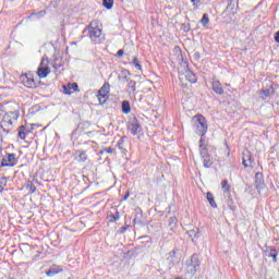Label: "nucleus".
I'll list each match as a JSON object with an SVG mask.
<instances>
[{"mask_svg":"<svg viewBox=\"0 0 279 279\" xmlns=\"http://www.w3.org/2000/svg\"><path fill=\"white\" fill-rule=\"evenodd\" d=\"M21 117V107L16 102H0V123L4 125H14L13 121H19Z\"/></svg>","mask_w":279,"mask_h":279,"instance_id":"nucleus-1","label":"nucleus"},{"mask_svg":"<svg viewBox=\"0 0 279 279\" xmlns=\"http://www.w3.org/2000/svg\"><path fill=\"white\" fill-rule=\"evenodd\" d=\"M199 267H202V259L199 258V255L193 254L190 259H186L185 267H184V274L185 277L189 279H193L197 271H199Z\"/></svg>","mask_w":279,"mask_h":279,"instance_id":"nucleus-2","label":"nucleus"},{"mask_svg":"<svg viewBox=\"0 0 279 279\" xmlns=\"http://www.w3.org/2000/svg\"><path fill=\"white\" fill-rule=\"evenodd\" d=\"M192 121L194 122L195 132L198 136H206V132H208L206 118L202 114H197L192 119Z\"/></svg>","mask_w":279,"mask_h":279,"instance_id":"nucleus-3","label":"nucleus"},{"mask_svg":"<svg viewBox=\"0 0 279 279\" xmlns=\"http://www.w3.org/2000/svg\"><path fill=\"white\" fill-rule=\"evenodd\" d=\"M86 32H88V36L90 40H93L94 45H101V28L93 27V25L89 24L83 31V34H86Z\"/></svg>","mask_w":279,"mask_h":279,"instance_id":"nucleus-4","label":"nucleus"},{"mask_svg":"<svg viewBox=\"0 0 279 279\" xmlns=\"http://www.w3.org/2000/svg\"><path fill=\"white\" fill-rule=\"evenodd\" d=\"M199 149H201L199 156L203 160V165L205 169H210V167L215 165V161L213 160V156H210V153H208V148L204 144L199 145Z\"/></svg>","mask_w":279,"mask_h":279,"instance_id":"nucleus-5","label":"nucleus"},{"mask_svg":"<svg viewBox=\"0 0 279 279\" xmlns=\"http://www.w3.org/2000/svg\"><path fill=\"white\" fill-rule=\"evenodd\" d=\"M129 130L133 136H136V134H141V132H143V126H141V122H138L136 117L131 120Z\"/></svg>","mask_w":279,"mask_h":279,"instance_id":"nucleus-6","label":"nucleus"},{"mask_svg":"<svg viewBox=\"0 0 279 279\" xmlns=\"http://www.w3.org/2000/svg\"><path fill=\"white\" fill-rule=\"evenodd\" d=\"M1 167H16V154H7L2 158Z\"/></svg>","mask_w":279,"mask_h":279,"instance_id":"nucleus-7","label":"nucleus"},{"mask_svg":"<svg viewBox=\"0 0 279 279\" xmlns=\"http://www.w3.org/2000/svg\"><path fill=\"white\" fill-rule=\"evenodd\" d=\"M22 80V84H24V86L26 88H37L38 85L36 84V81L34 80V76H32V74L27 75V74H23L21 76Z\"/></svg>","mask_w":279,"mask_h":279,"instance_id":"nucleus-8","label":"nucleus"},{"mask_svg":"<svg viewBox=\"0 0 279 279\" xmlns=\"http://www.w3.org/2000/svg\"><path fill=\"white\" fill-rule=\"evenodd\" d=\"M255 189L260 195L262 191L265 189V178L262 172L255 174Z\"/></svg>","mask_w":279,"mask_h":279,"instance_id":"nucleus-9","label":"nucleus"},{"mask_svg":"<svg viewBox=\"0 0 279 279\" xmlns=\"http://www.w3.org/2000/svg\"><path fill=\"white\" fill-rule=\"evenodd\" d=\"M183 66L185 71V78L187 80V82H190V84L197 83V76L195 75V73H193V71H191V69H189V62L185 61L183 63Z\"/></svg>","mask_w":279,"mask_h":279,"instance_id":"nucleus-10","label":"nucleus"},{"mask_svg":"<svg viewBox=\"0 0 279 279\" xmlns=\"http://www.w3.org/2000/svg\"><path fill=\"white\" fill-rule=\"evenodd\" d=\"M77 90H80L77 83H69L68 85H63L64 95H73V93H77Z\"/></svg>","mask_w":279,"mask_h":279,"instance_id":"nucleus-11","label":"nucleus"},{"mask_svg":"<svg viewBox=\"0 0 279 279\" xmlns=\"http://www.w3.org/2000/svg\"><path fill=\"white\" fill-rule=\"evenodd\" d=\"M43 64H45V60H41L40 65L37 69V75L41 80L47 77V75H49V73H51V70L49 69V66H43Z\"/></svg>","mask_w":279,"mask_h":279,"instance_id":"nucleus-12","label":"nucleus"},{"mask_svg":"<svg viewBox=\"0 0 279 279\" xmlns=\"http://www.w3.org/2000/svg\"><path fill=\"white\" fill-rule=\"evenodd\" d=\"M236 8H239V0H228L226 12H231V14H236Z\"/></svg>","mask_w":279,"mask_h":279,"instance_id":"nucleus-13","label":"nucleus"},{"mask_svg":"<svg viewBox=\"0 0 279 279\" xmlns=\"http://www.w3.org/2000/svg\"><path fill=\"white\" fill-rule=\"evenodd\" d=\"M211 88L216 95H223V87H221V82L217 78H213Z\"/></svg>","mask_w":279,"mask_h":279,"instance_id":"nucleus-14","label":"nucleus"},{"mask_svg":"<svg viewBox=\"0 0 279 279\" xmlns=\"http://www.w3.org/2000/svg\"><path fill=\"white\" fill-rule=\"evenodd\" d=\"M265 253L268 258H272L274 263H278V250H276V247L270 246L265 251Z\"/></svg>","mask_w":279,"mask_h":279,"instance_id":"nucleus-15","label":"nucleus"},{"mask_svg":"<svg viewBox=\"0 0 279 279\" xmlns=\"http://www.w3.org/2000/svg\"><path fill=\"white\" fill-rule=\"evenodd\" d=\"M178 250H172L167 257V260L169 262L170 267H174L175 263H178Z\"/></svg>","mask_w":279,"mask_h":279,"instance_id":"nucleus-16","label":"nucleus"},{"mask_svg":"<svg viewBox=\"0 0 279 279\" xmlns=\"http://www.w3.org/2000/svg\"><path fill=\"white\" fill-rule=\"evenodd\" d=\"M186 234L190 236L192 243H196L197 239H199V229L189 230Z\"/></svg>","mask_w":279,"mask_h":279,"instance_id":"nucleus-17","label":"nucleus"},{"mask_svg":"<svg viewBox=\"0 0 279 279\" xmlns=\"http://www.w3.org/2000/svg\"><path fill=\"white\" fill-rule=\"evenodd\" d=\"M168 228L171 232H175V229L178 228V218L175 216L169 218Z\"/></svg>","mask_w":279,"mask_h":279,"instance_id":"nucleus-18","label":"nucleus"},{"mask_svg":"<svg viewBox=\"0 0 279 279\" xmlns=\"http://www.w3.org/2000/svg\"><path fill=\"white\" fill-rule=\"evenodd\" d=\"M61 271H62V268L60 266H54V267H51L48 271H46V276L51 278L58 274H61Z\"/></svg>","mask_w":279,"mask_h":279,"instance_id":"nucleus-19","label":"nucleus"},{"mask_svg":"<svg viewBox=\"0 0 279 279\" xmlns=\"http://www.w3.org/2000/svg\"><path fill=\"white\" fill-rule=\"evenodd\" d=\"M122 112L123 114H130L132 112V106L130 105V101H122Z\"/></svg>","mask_w":279,"mask_h":279,"instance_id":"nucleus-20","label":"nucleus"},{"mask_svg":"<svg viewBox=\"0 0 279 279\" xmlns=\"http://www.w3.org/2000/svg\"><path fill=\"white\" fill-rule=\"evenodd\" d=\"M76 154L78 155V162H86L88 160V156L86 155V150H77Z\"/></svg>","mask_w":279,"mask_h":279,"instance_id":"nucleus-21","label":"nucleus"},{"mask_svg":"<svg viewBox=\"0 0 279 279\" xmlns=\"http://www.w3.org/2000/svg\"><path fill=\"white\" fill-rule=\"evenodd\" d=\"M100 106H104L106 104V101H108V95L106 94H101L99 92H97V95H96Z\"/></svg>","mask_w":279,"mask_h":279,"instance_id":"nucleus-22","label":"nucleus"},{"mask_svg":"<svg viewBox=\"0 0 279 279\" xmlns=\"http://www.w3.org/2000/svg\"><path fill=\"white\" fill-rule=\"evenodd\" d=\"M98 93L102 94V95H109L110 94V83H105L100 89L98 90Z\"/></svg>","mask_w":279,"mask_h":279,"instance_id":"nucleus-23","label":"nucleus"},{"mask_svg":"<svg viewBox=\"0 0 279 279\" xmlns=\"http://www.w3.org/2000/svg\"><path fill=\"white\" fill-rule=\"evenodd\" d=\"M207 202H209V205L211 208H217V203L215 202V195H213L211 192H207Z\"/></svg>","mask_w":279,"mask_h":279,"instance_id":"nucleus-24","label":"nucleus"},{"mask_svg":"<svg viewBox=\"0 0 279 279\" xmlns=\"http://www.w3.org/2000/svg\"><path fill=\"white\" fill-rule=\"evenodd\" d=\"M17 132H19L17 133L19 138H21V141H25L27 136V134H25V125L19 126Z\"/></svg>","mask_w":279,"mask_h":279,"instance_id":"nucleus-25","label":"nucleus"},{"mask_svg":"<svg viewBox=\"0 0 279 279\" xmlns=\"http://www.w3.org/2000/svg\"><path fill=\"white\" fill-rule=\"evenodd\" d=\"M107 219L112 223L114 221H119V219H121V215L119 211H116V214L108 215Z\"/></svg>","mask_w":279,"mask_h":279,"instance_id":"nucleus-26","label":"nucleus"},{"mask_svg":"<svg viewBox=\"0 0 279 279\" xmlns=\"http://www.w3.org/2000/svg\"><path fill=\"white\" fill-rule=\"evenodd\" d=\"M271 93L274 94V89H269V88L262 89L259 92L260 95H264V96H262V99H267V97L271 96Z\"/></svg>","mask_w":279,"mask_h":279,"instance_id":"nucleus-27","label":"nucleus"},{"mask_svg":"<svg viewBox=\"0 0 279 279\" xmlns=\"http://www.w3.org/2000/svg\"><path fill=\"white\" fill-rule=\"evenodd\" d=\"M102 5L106 10H112V5H114V0H102Z\"/></svg>","mask_w":279,"mask_h":279,"instance_id":"nucleus-28","label":"nucleus"},{"mask_svg":"<svg viewBox=\"0 0 279 279\" xmlns=\"http://www.w3.org/2000/svg\"><path fill=\"white\" fill-rule=\"evenodd\" d=\"M121 74H122V77H123L124 82H130L131 81L130 75H132V73L130 72V70L124 69V70L121 71Z\"/></svg>","mask_w":279,"mask_h":279,"instance_id":"nucleus-29","label":"nucleus"},{"mask_svg":"<svg viewBox=\"0 0 279 279\" xmlns=\"http://www.w3.org/2000/svg\"><path fill=\"white\" fill-rule=\"evenodd\" d=\"M208 23H210V19L208 17V13H204L203 17L201 20V24L203 25V27H206V25H208Z\"/></svg>","mask_w":279,"mask_h":279,"instance_id":"nucleus-30","label":"nucleus"},{"mask_svg":"<svg viewBox=\"0 0 279 279\" xmlns=\"http://www.w3.org/2000/svg\"><path fill=\"white\" fill-rule=\"evenodd\" d=\"M132 64L135 66V69H137V71H143V66L141 65V62H138V58L134 57Z\"/></svg>","mask_w":279,"mask_h":279,"instance_id":"nucleus-31","label":"nucleus"},{"mask_svg":"<svg viewBox=\"0 0 279 279\" xmlns=\"http://www.w3.org/2000/svg\"><path fill=\"white\" fill-rule=\"evenodd\" d=\"M221 186H222V191H223L225 193H229V191H230V184H228V180L221 181Z\"/></svg>","mask_w":279,"mask_h":279,"instance_id":"nucleus-32","label":"nucleus"},{"mask_svg":"<svg viewBox=\"0 0 279 279\" xmlns=\"http://www.w3.org/2000/svg\"><path fill=\"white\" fill-rule=\"evenodd\" d=\"M228 208H230L232 210V213H234V210H236V205H234V202L232 201V198H230L227 203Z\"/></svg>","mask_w":279,"mask_h":279,"instance_id":"nucleus-33","label":"nucleus"},{"mask_svg":"<svg viewBox=\"0 0 279 279\" xmlns=\"http://www.w3.org/2000/svg\"><path fill=\"white\" fill-rule=\"evenodd\" d=\"M129 88H131L132 93H136V81H129Z\"/></svg>","mask_w":279,"mask_h":279,"instance_id":"nucleus-34","label":"nucleus"},{"mask_svg":"<svg viewBox=\"0 0 279 279\" xmlns=\"http://www.w3.org/2000/svg\"><path fill=\"white\" fill-rule=\"evenodd\" d=\"M243 157L246 159V162H248V165H252L254 162V160L252 159V153L247 151V154H244Z\"/></svg>","mask_w":279,"mask_h":279,"instance_id":"nucleus-35","label":"nucleus"},{"mask_svg":"<svg viewBox=\"0 0 279 279\" xmlns=\"http://www.w3.org/2000/svg\"><path fill=\"white\" fill-rule=\"evenodd\" d=\"M8 180L5 178H0V193H3V186H7Z\"/></svg>","mask_w":279,"mask_h":279,"instance_id":"nucleus-36","label":"nucleus"},{"mask_svg":"<svg viewBox=\"0 0 279 279\" xmlns=\"http://www.w3.org/2000/svg\"><path fill=\"white\" fill-rule=\"evenodd\" d=\"M123 141H124V137H121L117 144V147H118V149L122 150V154H125V149H123Z\"/></svg>","mask_w":279,"mask_h":279,"instance_id":"nucleus-37","label":"nucleus"},{"mask_svg":"<svg viewBox=\"0 0 279 279\" xmlns=\"http://www.w3.org/2000/svg\"><path fill=\"white\" fill-rule=\"evenodd\" d=\"M106 153L107 154H114V148L109 147V148H105V149L99 151L100 155L106 154Z\"/></svg>","mask_w":279,"mask_h":279,"instance_id":"nucleus-38","label":"nucleus"},{"mask_svg":"<svg viewBox=\"0 0 279 279\" xmlns=\"http://www.w3.org/2000/svg\"><path fill=\"white\" fill-rule=\"evenodd\" d=\"M27 189H29V193H36V187L32 181L27 183Z\"/></svg>","mask_w":279,"mask_h":279,"instance_id":"nucleus-39","label":"nucleus"},{"mask_svg":"<svg viewBox=\"0 0 279 279\" xmlns=\"http://www.w3.org/2000/svg\"><path fill=\"white\" fill-rule=\"evenodd\" d=\"M193 3V7L197 10L202 5V0H190Z\"/></svg>","mask_w":279,"mask_h":279,"instance_id":"nucleus-40","label":"nucleus"},{"mask_svg":"<svg viewBox=\"0 0 279 279\" xmlns=\"http://www.w3.org/2000/svg\"><path fill=\"white\" fill-rule=\"evenodd\" d=\"M181 29L184 31L185 33L191 32V24H182Z\"/></svg>","mask_w":279,"mask_h":279,"instance_id":"nucleus-41","label":"nucleus"},{"mask_svg":"<svg viewBox=\"0 0 279 279\" xmlns=\"http://www.w3.org/2000/svg\"><path fill=\"white\" fill-rule=\"evenodd\" d=\"M242 163H243L245 169H247V167H252V163H248L247 159L245 157L242 158Z\"/></svg>","mask_w":279,"mask_h":279,"instance_id":"nucleus-42","label":"nucleus"},{"mask_svg":"<svg viewBox=\"0 0 279 279\" xmlns=\"http://www.w3.org/2000/svg\"><path fill=\"white\" fill-rule=\"evenodd\" d=\"M123 53H125L123 49L118 50L117 58H123Z\"/></svg>","mask_w":279,"mask_h":279,"instance_id":"nucleus-43","label":"nucleus"},{"mask_svg":"<svg viewBox=\"0 0 279 279\" xmlns=\"http://www.w3.org/2000/svg\"><path fill=\"white\" fill-rule=\"evenodd\" d=\"M202 58V54L199 52H194V60H199Z\"/></svg>","mask_w":279,"mask_h":279,"instance_id":"nucleus-44","label":"nucleus"},{"mask_svg":"<svg viewBox=\"0 0 279 279\" xmlns=\"http://www.w3.org/2000/svg\"><path fill=\"white\" fill-rule=\"evenodd\" d=\"M126 230H128V227H121L119 232H120V234H123V233H125Z\"/></svg>","mask_w":279,"mask_h":279,"instance_id":"nucleus-45","label":"nucleus"},{"mask_svg":"<svg viewBox=\"0 0 279 279\" xmlns=\"http://www.w3.org/2000/svg\"><path fill=\"white\" fill-rule=\"evenodd\" d=\"M275 41L279 44V31L275 34Z\"/></svg>","mask_w":279,"mask_h":279,"instance_id":"nucleus-46","label":"nucleus"},{"mask_svg":"<svg viewBox=\"0 0 279 279\" xmlns=\"http://www.w3.org/2000/svg\"><path fill=\"white\" fill-rule=\"evenodd\" d=\"M0 130H2L3 132H5V134H10V130H7L5 128H3V125H0Z\"/></svg>","mask_w":279,"mask_h":279,"instance_id":"nucleus-47","label":"nucleus"},{"mask_svg":"<svg viewBox=\"0 0 279 279\" xmlns=\"http://www.w3.org/2000/svg\"><path fill=\"white\" fill-rule=\"evenodd\" d=\"M128 197H130V191H126L125 195L123 196V201L125 202V199H128Z\"/></svg>","mask_w":279,"mask_h":279,"instance_id":"nucleus-48","label":"nucleus"},{"mask_svg":"<svg viewBox=\"0 0 279 279\" xmlns=\"http://www.w3.org/2000/svg\"><path fill=\"white\" fill-rule=\"evenodd\" d=\"M199 145H204V136H201Z\"/></svg>","mask_w":279,"mask_h":279,"instance_id":"nucleus-49","label":"nucleus"},{"mask_svg":"<svg viewBox=\"0 0 279 279\" xmlns=\"http://www.w3.org/2000/svg\"><path fill=\"white\" fill-rule=\"evenodd\" d=\"M40 14H47V12H45V11H40Z\"/></svg>","mask_w":279,"mask_h":279,"instance_id":"nucleus-50","label":"nucleus"},{"mask_svg":"<svg viewBox=\"0 0 279 279\" xmlns=\"http://www.w3.org/2000/svg\"><path fill=\"white\" fill-rule=\"evenodd\" d=\"M53 69H58V65H57V64H53Z\"/></svg>","mask_w":279,"mask_h":279,"instance_id":"nucleus-51","label":"nucleus"},{"mask_svg":"<svg viewBox=\"0 0 279 279\" xmlns=\"http://www.w3.org/2000/svg\"><path fill=\"white\" fill-rule=\"evenodd\" d=\"M174 279H182V277H177V278H174Z\"/></svg>","mask_w":279,"mask_h":279,"instance_id":"nucleus-52","label":"nucleus"}]
</instances>
